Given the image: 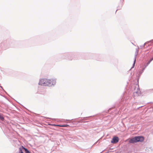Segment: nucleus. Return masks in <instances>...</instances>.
Listing matches in <instances>:
<instances>
[{"label": "nucleus", "instance_id": "39448f33", "mask_svg": "<svg viewBox=\"0 0 153 153\" xmlns=\"http://www.w3.org/2000/svg\"><path fill=\"white\" fill-rule=\"evenodd\" d=\"M134 94H135L137 96H139L140 94V91L139 90H138L137 92H135Z\"/></svg>", "mask_w": 153, "mask_h": 153}, {"label": "nucleus", "instance_id": "423d86ee", "mask_svg": "<svg viewBox=\"0 0 153 153\" xmlns=\"http://www.w3.org/2000/svg\"><path fill=\"white\" fill-rule=\"evenodd\" d=\"M23 149L25 150V153H30V152L25 148L23 147Z\"/></svg>", "mask_w": 153, "mask_h": 153}, {"label": "nucleus", "instance_id": "20e7f679", "mask_svg": "<svg viewBox=\"0 0 153 153\" xmlns=\"http://www.w3.org/2000/svg\"><path fill=\"white\" fill-rule=\"evenodd\" d=\"M119 140V138L118 137H113L112 140L111 141V143H117Z\"/></svg>", "mask_w": 153, "mask_h": 153}, {"label": "nucleus", "instance_id": "1a4fd4ad", "mask_svg": "<svg viewBox=\"0 0 153 153\" xmlns=\"http://www.w3.org/2000/svg\"><path fill=\"white\" fill-rule=\"evenodd\" d=\"M52 125L53 126H60V127H61V126H62L61 125H55V124Z\"/></svg>", "mask_w": 153, "mask_h": 153}, {"label": "nucleus", "instance_id": "0eeeda50", "mask_svg": "<svg viewBox=\"0 0 153 153\" xmlns=\"http://www.w3.org/2000/svg\"><path fill=\"white\" fill-rule=\"evenodd\" d=\"M0 119L2 120H4V117L1 115H0Z\"/></svg>", "mask_w": 153, "mask_h": 153}, {"label": "nucleus", "instance_id": "6e6552de", "mask_svg": "<svg viewBox=\"0 0 153 153\" xmlns=\"http://www.w3.org/2000/svg\"><path fill=\"white\" fill-rule=\"evenodd\" d=\"M62 126H61V127H67L69 126V125H61Z\"/></svg>", "mask_w": 153, "mask_h": 153}, {"label": "nucleus", "instance_id": "9d476101", "mask_svg": "<svg viewBox=\"0 0 153 153\" xmlns=\"http://www.w3.org/2000/svg\"><path fill=\"white\" fill-rule=\"evenodd\" d=\"M153 60V58L150 60L148 62V64H149Z\"/></svg>", "mask_w": 153, "mask_h": 153}, {"label": "nucleus", "instance_id": "7ed1b4c3", "mask_svg": "<svg viewBox=\"0 0 153 153\" xmlns=\"http://www.w3.org/2000/svg\"><path fill=\"white\" fill-rule=\"evenodd\" d=\"M48 79H40L39 85H47Z\"/></svg>", "mask_w": 153, "mask_h": 153}, {"label": "nucleus", "instance_id": "f03ea898", "mask_svg": "<svg viewBox=\"0 0 153 153\" xmlns=\"http://www.w3.org/2000/svg\"><path fill=\"white\" fill-rule=\"evenodd\" d=\"M56 83V80L53 79H48L47 85L50 86L55 85Z\"/></svg>", "mask_w": 153, "mask_h": 153}, {"label": "nucleus", "instance_id": "9b49d317", "mask_svg": "<svg viewBox=\"0 0 153 153\" xmlns=\"http://www.w3.org/2000/svg\"><path fill=\"white\" fill-rule=\"evenodd\" d=\"M135 61H136V58L134 60V64L135 62Z\"/></svg>", "mask_w": 153, "mask_h": 153}, {"label": "nucleus", "instance_id": "f8f14e48", "mask_svg": "<svg viewBox=\"0 0 153 153\" xmlns=\"http://www.w3.org/2000/svg\"><path fill=\"white\" fill-rule=\"evenodd\" d=\"M21 152L20 153H23V152L22 151V150H21Z\"/></svg>", "mask_w": 153, "mask_h": 153}, {"label": "nucleus", "instance_id": "f257e3e1", "mask_svg": "<svg viewBox=\"0 0 153 153\" xmlns=\"http://www.w3.org/2000/svg\"><path fill=\"white\" fill-rule=\"evenodd\" d=\"M144 140V138L142 136H137L131 139L129 141L130 143H134L138 142H142Z\"/></svg>", "mask_w": 153, "mask_h": 153}]
</instances>
